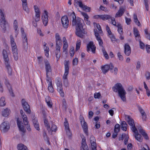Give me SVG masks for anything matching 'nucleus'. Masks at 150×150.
<instances>
[{
  "instance_id": "nucleus-58",
  "label": "nucleus",
  "mask_w": 150,
  "mask_h": 150,
  "mask_svg": "<svg viewBox=\"0 0 150 150\" xmlns=\"http://www.w3.org/2000/svg\"><path fill=\"white\" fill-rule=\"evenodd\" d=\"M117 56L120 60L121 61H122L123 60V58L122 55H121L120 52H119L118 53Z\"/></svg>"
},
{
  "instance_id": "nucleus-41",
  "label": "nucleus",
  "mask_w": 150,
  "mask_h": 150,
  "mask_svg": "<svg viewBox=\"0 0 150 150\" xmlns=\"http://www.w3.org/2000/svg\"><path fill=\"white\" fill-rule=\"evenodd\" d=\"M81 45V41L80 40H78L76 42V51L79 49Z\"/></svg>"
},
{
  "instance_id": "nucleus-15",
  "label": "nucleus",
  "mask_w": 150,
  "mask_h": 150,
  "mask_svg": "<svg viewBox=\"0 0 150 150\" xmlns=\"http://www.w3.org/2000/svg\"><path fill=\"white\" fill-rule=\"evenodd\" d=\"M43 114V118L44 120V125L45 126L47 127V129L48 131H50V130H51V128L50 125H48V121L47 119H46V115L44 111H42Z\"/></svg>"
},
{
  "instance_id": "nucleus-45",
  "label": "nucleus",
  "mask_w": 150,
  "mask_h": 150,
  "mask_svg": "<svg viewBox=\"0 0 150 150\" xmlns=\"http://www.w3.org/2000/svg\"><path fill=\"white\" fill-rule=\"evenodd\" d=\"M131 129L132 131L134 133V134L137 133L138 132V130L135 127V125L134 124L133 125L131 126Z\"/></svg>"
},
{
  "instance_id": "nucleus-59",
  "label": "nucleus",
  "mask_w": 150,
  "mask_h": 150,
  "mask_svg": "<svg viewBox=\"0 0 150 150\" xmlns=\"http://www.w3.org/2000/svg\"><path fill=\"white\" fill-rule=\"evenodd\" d=\"M62 45V43L60 45L58 43H56V50H60V46Z\"/></svg>"
},
{
  "instance_id": "nucleus-17",
  "label": "nucleus",
  "mask_w": 150,
  "mask_h": 150,
  "mask_svg": "<svg viewBox=\"0 0 150 150\" xmlns=\"http://www.w3.org/2000/svg\"><path fill=\"white\" fill-rule=\"evenodd\" d=\"M124 52L125 54L127 56L129 55L131 53V48L128 44L126 43L125 45Z\"/></svg>"
},
{
  "instance_id": "nucleus-56",
  "label": "nucleus",
  "mask_w": 150,
  "mask_h": 150,
  "mask_svg": "<svg viewBox=\"0 0 150 150\" xmlns=\"http://www.w3.org/2000/svg\"><path fill=\"white\" fill-rule=\"evenodd\" d=\"M110 19L111 21L112 24L113 25L117 27V25H116V22L115 18H112L111 17Z\"/></svg>"
},
{
  "instance_id": "nucleus-48",
  "label": "nucleus",
  "mask_w": 150,
  "mask_h": 150,
  "mask_svg": "<svg viewBox=\"0 0 150 150\" xmlns=\"http://www.w3.org/2000/svg\"><path fill=\"white\" fill-rule=\"evenodd\" d=\"M133 31L134 34L135 36H137L140 35L139 32L137 28H134Z\"/></svg>"
},
{
  "instance_id": "nucleus-9",
  "label": "nucleus",
  "mask_w": 150,
  "mask_h": 150,
  "mask_svg": "<svg viewBox=\"0 0 150 150\" xmlns=\"http://www.w3.org/2000/svg\"><path fill=\"white\" fill-rule=\"evenodd\" d=\"M114 66L112 63H110L109 65L106 64L101 67L102 71L104 74L107 73L109 69L112 70Z\"/></svg>"
},
{
  "instance_id": "nucleus-50",
  "label": "nucleus",
  "mask_w": 150,
  "mask_h": 150,
  "mask_svg": "<svg viewBox=\"0 0 150 150\" xmlns=\"http://www.w3.org/2000/svg\"><path fill=\"white\" fill-rule=\"evenodd\" d=\"M38 58V62L39 64H42L43 61V58L41 56L38 57L37 58Z\"/></svg>"
},
{
  "instance_id": "nucleus-51",
  "label": "nucleus",
  "mask_w": 150,
  "mask_h": 150,
  "mask_svg": "<svg viewBox=\"0 0 150 150\" xmlns=\"http://www.w3.org/2000/svg\"><path fill=\"white\" fill-rule=\"evenodd\" d=\"M90 142L91 144L96 143V139L93 136H91L90 139Z\"/></svg>"
},
{
  "instance_id": "nucleus-55",
  "label": "nucleus",
  "mask_w": 150,
  "mask_h": 150,
  "mask_svg": "<svg viewBox=\"0 0 150 150\" xmlns=\"http://www.w3.org/2000/svg\"><path fill=\"white\" fill-rule=\"evenodd\" d=\"M109 37L111 38L112 41L114 43L116 40V38H115V37L112 35V34L110 35H109Z\"/></svg>"
},
{
  "instance_id": "nucleus-10",
  "label": "nucleus",
  "mask_w": 150,
  "mask_h": 150,
  "mask_svg": "<svg viewBox=\"0 0 150 150\" xmlns=\"http://www.w3.org/2000/svg\"><path fill=\"white\" fill-rule=\"evenodd\" d=\"M22 38L23 41V47L24 51L27 52L28 50V46L27 38L26 33L22 34Z\"/></svg>"
},
{
  "instance_id": "nucleus-27",
  "label": "nucleus",
  "mask_w": 150,
  "mask_h": 150,
  "mask_svg": "<svg viewBox=\"0 0 150 150\" xmlns=\"http://www.w3.org/2000/svg\"><path fill=\"white\" fill-rule=\"evenodd\" d=\"M22 6L23 8L27 13L29 12V10L27 2H24L22 3Z\"/></svg>"
},
{
  "instance_id": "nucleus-12",
  "label": "nucleus",
  "mask_w": 150,
  "mask_h": 150,
  "mask_svg": "<svg viewBox=\"0 0 150 150\" xmlns=\"http://www.w3.org/2000/svg\"><path fill=\"white\" fill-rule=\"evenodd\" d=\"M62 23L63 27L65 28H67L68 27L69 21L67 16H64L62 18Z\"/></svg>"
},
{
  "instance_id": "nucleus-38",
  "label": "nucleus",
  "mask_w": 150,
  "mask_h": 150,
  "mask_svg": "<svg viewBox=\"0 0 150 150\" xmlns=\"http://www.w3.org/2000/svg\"><path fill=\"white\" fill-rule=\"evenodd\" d=\"M5 19L4 10L0 9V20Z\"/></svg>"
},
{
  "instance_id": "nucleus-14",
  "label": "nucleus",
  "mask_w": 150,
  "mask_h": 150,
  "mask_svg": "<svg viewBox=\"0 0 150 150\" xmlns=\"http://www.w3.org/2000/svg\"><path fill=\"white\" fill-rule=\"evenodd\" d=\"M87 51L89 52L90 50V49L93 53H94L95 52L96 47L93 45V42H90L87 45Z\"/></svg>"
},
{
  "instance_id": "nucleus-29",
  "label": "nucleus",
  "mask_w": 150,
  "mask_h": 150,
  "mask_svg": "<svg viewBox=\"0 0 150 150\" xmlns=\"http://www.w3.org/2000/svg\"><path fill=\"white\" fill-rule=\"evenodd\" d=\"M134 135L135 139L137 141L140 142H142V141L143 138L141 135L139 134L138 132H137V133L135 134Z\"/></svg>"
},
{
  "instance_id": "nucleus-44",
  "label": "nucleus",
  "mask_w": 150,
  "mask_h": 150,
  "mask_svg": "<svg viewBox=\"0 0 150 150\" xmlns=\"http://www.w3.org/2000/svg\"><path fill=\"white\" fill-rule=\"evenodd\" d=\"M62 108L66 110L67 109V103L66 100L64 99L62 100Z\"/></svg>"
},
{
  "instance_id": "nucleus-1",
  "label": "nucleus",
  "mask_w": 150,
  "mask_h": 150,
  "mask_svg": "<svg viewBox=\"0 0 150 150\" xmlns=\"http://www.w3.org/2000/svg\"><path fill=\"white\" fill-rule=\"evenodd\" d=\"M70 16L72 17V25L74 26H76V34L79 37L81 38H83L84 34L87 33L84 29L83 28V25L82 22L83 21L79 18H76L75 13L73 12L70 14Z\"/></svg>"
},
{
  "instance_id": "nucleus-35",
  "label": "nucleus",
  "mask_w": 150,
  "mask_h": 150,
  "mask_svg": "<svg viewBox=\"0 0 150 150\" xmlns=\"http://www.w3.org/2000/svg\"><path fill=\"white\" fill-rule=\"evenodd\" d=\"M10 110L8 108L4 109L2 112V115L4 117H6L9 114Z\"/></svg>"
},
{
  "instance_id": "nucleus-4",
  "label": "nucleus",
  "mask_w": 150,
  "mask_h": 150,
  "mask_svg": "<svg viewBox=\"0 0 150 150\" xmlns=\"http://www.w3.org/2000/svg\"><path fill=\"white\" fill-rule=\"evenodd\" d=\"M11 39V43L12 47V51L14 59L17 60L18 59V53L17 46L14 42V39L12 35H11L10 37Z\"/></svg>"
},
{
  "instance_id": "nucleus-47",
  "label": "nucleus",
  "mask_w": 150,
  "mask_h": 150,
  "mask_svg": "<svg viewBox=\"0 0 150 150\" xmlns=\"http://www.w3.org/2000/svg\"><path fill=\"white\" fill-rule=\"evenodd\" d=\"M81 14L84 17V20L85 21H88V19L89 17L87 14L85 12H82L81 13Z\"/></svg>"
},
{
  "instance_id": "nucleus-28",
  "label": "nucleus",
  "mask_w": 150,
  "mask_h": 150,
  "mask_svg": "<svg viewBox=\"0 0 150 150\" xmlns=\"http://www.w3.org/2000/svg\"><path fill=\"white\" fill-rule=\"evenodd\" d=\"M44 49L45 53V55L47 57H48L49 56V48L46 46L47 44L45 42H44Z\"/></svg>"
},
{
  "instance_id": "nucleus-61",
  "label": "nucleus",
  "mask_w": 150,
  "mask_h": 150,
  "mask_svg": "<svg viewBox=\"0 0 150 150\" xmlns=\"http://www.w3.org/2000/svg\"><path fill=\"white\" fill-rule=\"evenodd\" d=\"M57 126L54 125H52L51 128V130H50V131L51 130L52 132H53V131L55 132L57 130Z\"/></svg>"
},
{
  "instance_id": "nucleus-31",
  "label": "nucleus",
  "mask_w": 150,
  "mask_h": 150,
  "mask_svg": "<svg viewBox=\"0 0 150 150\" xmlns=\"http://www.w3.org/2000/svg\"><path fill=\"white\" fill-rule=\"evenodd\" d=\"M127 125L125 121L122 122L121 123V127L123 130L126 131L127 130Z\"/></svg>"
},
{
  "instance_id": "nucleus-25",
  "label": "nucleus",
  "mask_w": 150,
  "mask_h": 150,
  "mask_svg": "<svg viewBox=\"0 0 150 150\" xmlns=\"http://www.w3.org/2000/svg\"><path fill=\"white\" fill-rule=\"evenodd\" d=\"M111 16H110L107 15L97 16V18H99L100 19H102L104 21L110 19V18H111Z\"/></svg>"
},
{
  "instance_id": "nucleus-42",
  "label": "nucleus",
  "mask_w": 150,
  "mask_h": 150,
  "mask_svg": "<svg viewBox=\"0 0 150 150\" xmlns=\"http://www.w3.org/2000/svg\"><path fill=\"white\" fill-rule=\"evenodd\" d=\"M19 130L22 132L23 133L22 134V135L23 136L25 134V132L26 130L25 128L23 125H22L18 127Z\"/></svg>"
},
{
  "instance_id": "nucleus-21",
  "label": "nucleus",
  "mask_w": 150,
  "mask_h": 150,
  "mask_svg": "<svg viewBox=\"0 0 150 150\" xmlns=\"http://www.w3.org/2000/svg\"><path fill=\"white\" fill-rule=\"evenodd\" d=\"M81 125L84 132L88 136V131L87 123L85 121H84V122L81 123Z\"/></svg>"
},
{
  "instance_id": "nucleus-2",
  "label": "nucleus",
  "mask_w": 150,
  "mask_h": 150,
  "mask_svg": "<svg viewBox=\"0 0 150 150\" xmlns=\"http://www.w3.org/2000/svg\"><path fill=\"white\" fill-rule=\"evenodd\" d=\"M113 91L115 92H117L118 96L123 101L126 100V93L122 85L120 83H117L112 87Z\"/></svg>"
},
{
  "instance_id": "nucleus-11",
  "label": "nucleus",
  "mask_w": 150,
  "mask_h": 150,
  "mask_svg": "<svg viewBox=\"0 0 150 150\" xmlns=\"http://www.w3.org/2000/svg\"><path fill=\"white\" fill-rule=\"evenodd\" d=\"M65 68V72L63 77L64 80L67 79V75L69 72V62L66 60L65 61L64 63Z\"/></svg>"
},
{
  "instance_id": "nucleus-54",
  "label": "nucleus",
  "mask_w": 150,
  "mask_h": 150,
  "mask_svg": "<svg viewBox=\"0 0 150 150\" xmlns=\"http://www.w3.org/2000/svg\"><path fill=\"white\" fill-rule=\"evenodd\" d=\"M96 24V26L99 30V32L100 34H101L102 33V31L100 26L99 24L97 23Z\"/></svg>"
},
{
  "instance_id": "nucleus-46",
  "label": "nucleus",
  "mask_w": 150,
  "mask_h": 150,
  "mask_svg": "<svg viewBox=\"0 0 150 150\" xmlns=\"http://www.w3.org/2000/svg\"><path fill=\"white\" fill-rule=\"evenodd\" d=\"M34 21H33V25L35 27H36L37 26V22L39 21L40 20V18H39V19L38 20H36L37 17H35L34 18Z\"/></svg>"
},
{
  "instance_id": "nucleus-23",
  "label": "nucleus",
  "mask_w": 150,
  "mask_h": 150,
  "mask_svg": "<svg viewBox=\"0 0 150 150\" xmlns=\"http://www.w3.org/2000/svg\"><path fill=\"white\" fill-rule=\"evenodd\" d=\"M126 120L130 126L133 125L134 124V120L129 116H128L126 117Z\"/></svg>"
},
{
  "instance_id": "nucleus-36",
  "label": "nucleus",
  "mask_w": 150,
  "mask_h": 150,
  "mask_svg": "<svg viewBox=\"0 0 150 150\" xmlns=\"http://www.w3.org/2000/svg\"><path fill=\"white\" fill-rule=\"evenodd\" d=\"M117 27L118 28V31L120 35H122L123 33L122 26L120 24H118L117 25Z\"/></svg>"
},
{
  "instance_id": "nucleus-53",
  "label": "nucleus",
  "mask_w": 150,
  "mask_h": 150,
  "mask_svg": "<svg viewBox=\"0 0 150 150\" xmlns=\"http://www.w3.org/2000/svg\"><path fill=\"white\" fill-rule=\"evenodd\" d=\"M73 65V66L76 65L78 64V59L77 58H75L72 61Z\"/></svg>"
},
{
  "instance_id": "nucleus-32",
  "label": "nucleus",
  "mask_w": 150,
  "mask_h": 150,
  "mask_svg": "<svg viewBox=\"0 0 150 150\" xmlns=\"http://www.w3.org/2000/svg\"><path fill=\"white\" fill-rule=\"evenodd\" d=\"M13 27L16 33V37L19 33V30H18V23L16 20H15L13 23Z\"/></svg>"
},
{
  "instance_id": "nucleus-52",
  "label": "nucleus",
  "mask_w": 150,
  "mask_h": 150,
  "mask_svg": "<svg viewBox=\"0 0 150 150\" xmlns=\"http://www.w3.org/2000/svg\"><path fill=\"white\" fill-rule=\"evenodd\" d=\"M55 54L56 58L59 59L60 57V50H56Z\"/></svg>"
},
{
  "instance_id": "nucleus-22",
  "label": "nucleus",
  "mask_w": 150,
  "mask_h": 150,
  "mask_svg": "<svg viewBox=\"0 0 150 150\" xmlns=\"http://www.w3.org/2000/svg\"><path fill=\"white\" fill-rule=\"evenodd\" d=\"M125 11V10L123 8H120L119 10L116 13L115 17H121L124 14Z\"/></svg>"
},
{
  "instance_id": "nucleus-49",
  "label": "nucleus",
  "mask_w": 150,
  "mask_h": 150,
  "mask_svg": "<svg viewBox=\"0 0 150 150\" xmlns=\"http://www.w3.org/2000/svg\"><path fill=\"white\" fill-rule=\"evenodd\" d=\"M43 137L45 140L49 142V139L47 136V133L45 132H44L43 133Z\"/></svg>"
},
{
  "instance_id": "nucleus-57",
  "label": "nucleus",
  "mask_w": 150,
  "mask_h": 150,
  "mask_svg": "<svg viewBox=\"0 0 150 150\" xmlns=\"http://www.w3.org/2000/svg\"><path fill=\"white\" fill-rule=\"evenodd\" d=\"M67 134L69 137H71V135L69 128L65 129Z\"/></svg>"
},
{
  "instance_id": "nucleus-39",
  "label": "nucleus",
  "mask_w": 150,
  "mask_h": 150,
  "mask_svg": "<svg viewBox=\"0 0 150 150\" xmlns=\"http://www.w3.org/2000/svg\"><path fill=\"white\" fill-rule=\"evenodd\" d=\"M5 99L4 97H1L0 100V105L1 106H4L6 105Z\"/></svg>"
},
{
  "instance_id": "nucleus-40",
  "label": "nucleus",
  "mask_w": 150,
  "mask_h": 150,
  "mask_svg": "<svg viewBox=\"0 0 150 150\" xmlns=\"http://www.w3.org/2000/svg\"><path fill=\"white\" fill-rule=\"evenodd\" d=\"M120 125L118 124H116L115 126L114 131L115 132L118 133L120 131Z\"/></svg>"
},
{
  "instance_id": "nucleus-16",
  "label": "nucleus",
  "mask_w": 150,
  "mask_h": 150,
  "mask_svg": "<svg viewBox=\"0 0 150 150\" xmlns=\"http://www.w3.org/2000/svg\"><path fill=\"white\" fill-rule=\"evenodd\" d=\"M79 7L82 8L83 10L89 12L90 11L91 9V8L88 7L87 6L83 5L81 1H79Z\"/></svg>"
},
{
  "instance_id": "nucleus-24",
  "label": "nucleus",
  "mask_w": 150,
  "mask_h": 150,
  "mask_svg": "<svg viewBox=\"0 0 150 150\" xmlns=\"http://www.w3.org/2000/svg\"><path fill=\"white\" fill-rule=\"evenodd\" d=\"M0 21L1 27L3 30L5 32L6 30V25L7 23L5 19H0Z\"/></svg>"
},
{
  "instance_id": "nucleus-37",
  "label": "nucleus",
  "mask_w": 150,
  "mask_h": 150,
  "mask_svg": "<svg viewBox=\"0 0 150 150\" xmlns=\"http://www.w3.org/2000/svg\"><path fill=\"white\" fill-rule=\"evenodd\" d=\"M48 89L50 93H53L54 91V90L52 86V83H51V82L50 84H48Z\"/></svg>"
},
{
  "instance_id": "nucleus-8",
  "label": "nucleus",
  "mask_w": 150,
  "mask_h": 150,
  "mask_svg": "<svg viewBox=\"0 0 150 150\" xmlns=\"http://www.w3.org/2000/svg\"><path fill=\"white\" fill-rule=\"evenodd\" d=\"M21 103L24 110L27 113L30 114L31 113L30 106L25 99H23L22 100Z\"/></svg>"
},
{
  "instance_id": "nucleus-30",
  "label": "nucleus",
  "mask_w": 150,
  "mask_h": 150,
  "mask_svg": "<svg viewBox=\"0 0 150 150\" xmlns=\"http://www.w3.org/2000/svg\"><path fill=\"white\" fill-rule=\"evenodd\" d=\"M17 149L18 150H28L27 146L22 144L18 145Z\"/></svg>"
},
{
  "instance_id": "nucleus-33",
  "label": "nucleus",
  "mask_w": 150,
  "mask_h": 150,
  "mask_svg": "<svg viewBox=\"0 0 150 150\" xmlns=\"http://www.w3.org/2000/svg\"><path fill=\"white\" fill-rule=\"evenodd\" d=\"M81 147L83 150H87L88 146H87L86 141V139H83L81 143Z\"/></svg>"
},
{
  "instance_id": "nucleus-19",
  "label": "nucleus",
  "mask_w": 150,
  "mask_h": 150,
  "mask_svg": "<svg viewBox=\"0 0 150 150\" xmlns=\"http://www.w3.org/2000/svg\"><path fill=\"white\" fill-rule=\"evenodd\" d=\"M34 9L35 12V16L37 17L36 20H38L39 19V18H40V12L39 8L37 6H34Z\"/></svg>"
},
{
  "instance_id": "nucleus-34",
  "label": "nucleus",
  "mask_w": 150,
  "mask_h": 150,
  "mask_svg": "<svg viewBox=\"0 0 150 150\" xmlns=\"http://www.w3.org/2000/svg\"><path fill=\"white\" fill-rule=\"evenodd\" d=\"M55 39L56 43H58L59 44L62 43V41L59 34L57 33L55 35Z\"/></svg>"
},
{
  "instance_id": "nucleus-62",
  "label": "nucleus",
  "mask_w": 150,
  "mask_h": 150,
  "mask_svg": "<svg viewBox=\"0 0 150 150\" xmlns=\"http://www.w3.org/2000/svg\"><path fill=\"white\" fill-rule=\"evenodd\" d=\"M64 125L65 128V129L69 128V123L68 121L67 120L66 118H65V121L64 122Z\"/></svg>"
},
{
  "instance_id": "nucleus-26",
  "label": "nucleus",
  "mask_w": 150,
  "mask_h": 150,
  "mask_svg": "<svg viewBox=\"0 0 150 150\" xmlns=\"http://www.w3.org/2000/svg\"><path fill=\"white\" fill-rule=\"evenodd\" d=\"M33 123L35 127L36 128V129L37 130H39V125L37 119L36 118H35L34 119H33Z\"/></svg>"
},
{
  "instance_id": "nucleus-6",
  "label": "nucleus",
  "mask_w": 150,
  "mask_h": 150,
  "mask_svg": "<svg viewBox=\"0 0 150 150\" xmlns=\"http://www.w3.org/2000/svg\"><path fill=\"white\" fill-rule=\"evenodd\" d=\"M44 62L45 65V69L46 71V76L51 75L52 74V68L49 61L47 59H45Z\"/></svg>"
},
{
  "instance_id": "nucleus-13",
  "label": "nucleus",
  "mask_w": 150,
  "mask_h": 150,
  "mask_svg": "<svg viewBox=\"0 0 150 150\" xmlns=\"http://www.w3.org/2000/svg\"><path fill=\"white\" fill-rule=\"evenodd\" d=\"M48 13L46 10H44V13L42 16V19L43 23L45 26H46L48 22Z\"/></svg>"
},
{
  "instance_id": "nucleus-3",
  "label": "nucleus",
  "mask_w": 150,
  "mask_h": 150,
  "mask_svg": "<svg viewBox=\"0 0 150 150\" xmlns=\"http://www.w3.org/2000/svg\"><path fill=\"white\" fill-rule=\"evenodd\" d=\"M3 54L6 67L7 70L8 74L10 75H11L12 74V69L10 65L7 53L6 50H3Z\"/></svg>"
},
{
  "instance_id": "nucleus-64",
  "label": "nucleus",
  "mask_w": 150,
  "mask_h": 150,
  "mask_svg": "<svg viewBox=\"0 0 150 150\" xmlns=\"http://www.w3.org/2000/svg\"><path fill=\"white\" fill-rule=\"evenodd\" d=\"M100 96V93H96L94 94V97L95 98H98Z\"/></svg>"
},
{
  "instance_id": "nucleus-63",
  "label": "nucleus",
  "mask_w": 150,
  "mask_h": 150,
  "mask_svg": "<svg viewBox=\"0 0 150 150\" xmlns=\"http://www.w3.org/2000/svg\"><path fill=\"white\" fill-rule=\"evenodd\" d=\"M111 72L112 73H113L114 75H116L117 74V72H118V69L117 67H115L114 68V70L113 71H111Z\"/></svg>"
},
{
  "instance_id": "nucleus-18",
  "label": "nucleus",
  "mask_w": 150,
  "mask_h": 150,
  "mask_svg": "<svg viewBox=\"0 0 150 150\" xmlns=\"http://www.w3.org/2000/svg\"><path fill=\"white\" fill-rule=\"evenodd\" d=\"M5 84L6 86L8 88L9 92L10 93V94L12 96H13L14 93L13 92L12 88L11 86H10V84L9 83L8 81V80L6 78H5Z\"/></svg>"
},
{
  "instance_id": "nucleus-60",
  "label": "nucleus",
  "mask_w": 150,
  "mask_h": 150,
  "mask_svg": "<svg viewBox=\"0 0 150 150\" xmlns=\"http://www.w3.org/2000/svg\"><path fill=\"white\" fill-rule=\"evenodd\" d=\"M91 148L92 150H96V143L91 144Z\"/></svg>"
},
{
  "instance_id": "nucleus-20",
  "label": "nucleus",
  "mask_w": 150,
  "mask_h": 150,
  "mask_svg": "<svg viewBox=\"0 0 150 150\" xmlns=\"http://www.w3.org/2000/svg\"><path fill=\"white\" fill-rule=\"evenodd\" d=\"M138 129L139 132L142 134L144 138L146 140L149 139V138L147 134L145 132V131L142 129V128L141 127H138Z\"/></svg>"
},
{
  "instance_id": "nucleus-43",
  "label": "nucleus",
  "mask_w": 150,
  "mask_h": 150,
  "mask_svg": "<svg viewBox=\"0 0 150 150\" xmlns=\"http://www.w3.org/2000/svg\"><path fill=\"white\" fill-rule=\"evenodd\" d=\"M24 123L25 125H26L28 123V118L26 115H23L22 117Z\"/></svg>"
},
{
  "instance_id": "nucleus-7",
  "label": "nucleus",
  "mask_w": 150,
  "mask_h": 150,
  "mask_svg": "<svg viewBox=\"0 0 150 150\" xmlns=\"http://www.w3.org/2000/svg\"><path fill=\"white\" fill-rule=\"evenodd\" d=\"M9 128V124L7 121L3 122L0 125V129L1 131L3 133H5L7 132Z\"/></svg>"
},
{
  "instance_id": "nucleus-5",
  "label": "nucleus",
  "mask_w": 150,
  "mask_h": 150,
  "mask_svg": "<svg viewBox=\"0 0 150 150\" xmlns=\"http://www.w3.org/2000/svg\"><path fill=\"white\" fill-rule=\"evenodd\" d=\"M55 83L57 86V89L61 96L64 97V93L62 87V80L59 77H57L55 80Z\"/></svg>"
}]
</instances>
